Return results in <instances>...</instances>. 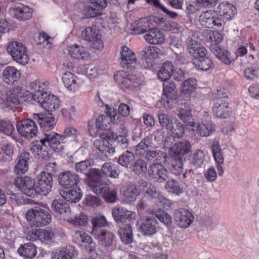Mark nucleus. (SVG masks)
<instances>
[{
    "label": "nucleus",
    "instance_id": "1",
    "mask_svg": "<svg viewBox=\"0 0 259 259\" xmlns=\"http://www.w3.org/2000/svg\"><path fill=\"white\" fill-rule=\"evenodd\" d=\"M8 53L13 59L20 64L26 65L29 62V57L26 47L19 41H11L7 47Z\"/></svg>",
    "mask_w": 259,
    "mask_h": 259
},
{
    "label": "nucleus",
    "instance_id": "2",
    "mask_svg": "<svg viewBox=\"0 0 259 259\" xmlns=\"http://www.w3.org/2000/svg\"><path fill=\"white\" fill-rule=\"evenodd\" d=\"M26 218L28 221H32L34 226L42 227L51 222V214L43 209H30L27 211Z\"/></svg>",
    "mask_w": 259,
    "mask_h": 259
},
{
    "label": "nucleus",
    "instance_id": "3",
    "mask_svg": "<svg viewBox=\"0 0 259 259\" xmlns=\"http://www.w3.org/2000/svg\"><path fill=\"white\" fill-rule=\"evenodd\" d=\"M34 101L39 104L48 112L53 111L59 107V101L57 97L54 95H50L48 92L44 95L37 92L34 95Z\"/></svg>",
    "mask_w": 259,
    "mask_h": 259
},
{
    "label": "nucleus",
    "instance_id": "4",
    "mask_svg": "<svg viewBox=\"0 0 259 259\" xmlns=\"http://www.w3.org/2000/svg\"><path fill=\"white\" fill-rule=\"evenodd\" d=\"M163 95L161 99V103L165 108H170L174 101L176 100L177 90L175 82L164 81L163 83Z\"/></svg>",
    "mask_w": 259,
    "mask_h": 259
},
{
    "label": "nucleus",
    "instance_id": "5",
    "mask_svg": "<svg viewBox=\"0 0 259 259\" xmlns=\"http://www.w3.org/2000/svg\"><path fill=\"white\" fill-rule=\"evenodd\" d=\"M36 196L38 195H46L51 190L53 185V177L48 173L41 172L35 180Z\"/></svg>",
    "mask_w": 259,
    "mask_h": 259
},
{
    "label": "nucleus",
    "instance_id": "6",
    "mask_svg": "<svg viewBox=\"0 0 259 259\" xmlns=\"http://www.w3.org/2000/svg\"><path fill=\"white\" fill-rule=\"evenodd\" d=\"M81 37L89 43L93 49L100 50L103 48L101 36L94 26L87 27L81 32Z\"/></svg>",
    "mask_w": 259,
    "mask_h": 259
},
{
    "label": "nucleus",
    "instance_id": "7",
    "mask_svg": "<svg viewBox=\"0 0 259 259\" xmlns=\"http://www.w3.org/2000/svg\"><path fill=\"white\" fill-rule=\"evenodd\" d=\"M14 184L27 196L32 198L36 197L35 180L31 177H17L15 180Z\"/></svg>",
    "mask_w": 259,
    "mask_h": 259
},
{
    "label": "nucleus",
    "instance_id": "8",
    "mask_svg": "<svg viewBox=\"0 0 259 259\" xmlns=\"http://www.w3.org/2000/svg\"><path fill=\"white\" fill-rule=\"evenodd\" d=\"M16 127L18 133L23 137L32 138L37 132L36 122L34 119H25L17 122Z\"/></svg>",
    "mask_w": 259,
    "mask_h": 259
},
{
    "label": "nucleus",
    "instance_id": "9",
    "mask_svg": "<svg viewBox=\"0 0 259 259\" xmlns=\"http://www.w3.org/2000/svg\"><path fill=\"white\" fill-rule=\"evenodd\" d=\"M148 175L152 179L159 183L165 182L168 179V172L161 163H152L148 168Z\"/></svg>",
    "mask_w": 259,
    "mask_h": 259
},
{
    "label": "nucleus",
    "instance_id": "10",
    "mask_svg": "<svg viewBox=\"0 0 259 259\" xmlns=\"http://www.w3.org/2000/svg\"><path fill=\"white\" fill-rule=\"evenodd\" d=\"M191 151V145L186 140H182L169 146V154L171 157L182 158L186 160L185 156Z\"/></svg>",
    "mask_w": 259,
    "mask_h": 259
},
{
    "label": "nucleus",
    "instance_id": "11",
    "mask_svg": "<svg viewBox=\"0 0 259 259\" xmlns=\"http://www.w3.org/2000/svg\"><path fill=\"white\" fill-rule=\"evenodd\" d=\"M44 135L42 141L47 143L51 149L55 152H59L63 149V144L65 142L62 135L54 132H46Z\"/></svg>",
    "mask_w": 259,
    "mask_h": 259
},
{
    "label": "nucleus",
    "instance_id": "12",
    "mask_svg": "<svg viewBox=\"0 0 259 259\" xmlns=\"http://www.w3.org/2000/svg\"><path fill=\"white\" fill-rule=\"evenodd\" d=\"M120 59L121 66L130 71L134 70L138 66L135 54L127 47H122Z\"/></svg>",
    "mask_w": 259,
    "mask_h": 259
},
{
    "label": "nucleus",
    "instance_id": "13",
    "mask_svg": "<svg viewBox=\"0 0 259 259\" xmlns=\"http://www.w3.org/2000/svg\"><path fill=\"white\" fill-rule=\"evenodd\" d=\"M22 88L17 87L10 90L6 94V101L3 108L6 110H14L16 105L20 104V98L22 96Z\"/></svg>",
    "mask_w": 259,
    "mask_h": 259
},
{
    "label": "nucleus",
    "instance_id": "14",
    "mask_svg": "<svg viewBox=\"0 0 259 259\" xmlns=\"http://www.w3.org/2000/svg\"><path fill=\"white\" fill-rule=\"evenodd\" d=\"M33 119L40 127L46 132H50L49 130L54 128L56 122L54 116L51 112L45 114H35Z\"/></svg>",
    "mask_w": 259,
    "mask_h": 259
},
{
    "label": "nucleus",
    "instance_id": "15",
    "mask_svg": "<svg viewBox=\"0 0 259 259\" xmlns=\"http://www.w3.org/2000/svg\"><path fill=\"white\" fill-rule=\"evenodd\" d=\"M173 216L177 225L183 228L188 227L194 220L192 213L188 210L182 208L176 210Z\"/></svg>",
    "mask_w": 259,
    "mask_h": 259
},
{
    "label": "nucleus",
    "instance_id": "16",
    "mask_svg": "<svg viewBox=\"0 0 259 259\" xmlns=\"http://www.w3.org/2000/svg\"><path fill=\"white\" fill-rule=\"evenodd\" d=\"M89 185L92 191L97 195L102 196L109 188L107 182L102 179L101 174L99 170V174L89 180Z\"/></svg>",
    "mask_w": 259,
    "mask_h": 259
},
{
    "label": "nucleus",
    "instance_id": "17",
    "mask_svg": "<svg viewBox=\"0 0 259 259\" xmlns=\"http://www.w3.org/2000/svg\"><path fill=\"white\" fill-rule=\"evenodd\" d=\"M139 230L144 236H152L158 231V223L153 217H146L140 221Z\"/></svg>",
    "mask_w": 259,
    "mask_h": 259
},
{
    "label": "nucleus",
    "instance_id": "18",
    "mask_svg": "<svg viewBox=\"0 0 259 259\" xmlns=\"http://www.w3.org/2000/svg\"><path fill=\"white\" fill-rule=\"evenodd\" d=\"M10 12L14 18L19 21H25L32 17L33 10L27 6L17 3L10 8Z\"/></svg>",
    "mask_w": 259,
    "mask_h": 259
},
{
    "label": "nucleus",
    "instance_id": "19",
    "mask_svg": "<svg viewBox=\"0 0 259 259\" xmlns=\"http://www.w3.org/2000/svg\"><path fill=\"white\" fill-rule=\"evenodd\" d=\"M80 178L74 172L66 171L61 172L58 177V182L60 186L65 189L72 188L77 186Z\"/></svg>",
    "mask_w": 259,
    "mask_h": 259
},
{
    "label": "nucleus",
    "instance_id": "20",
    "mask_svg": "<svg viewBox=\"0 0 259 259\" xmlns=\"http://www.w3.org/2000/svg\"><path fill=\"white\" fill-rule=\"evenodd\" d=\"M93 163L94 161L92 159L81 161L75 164L74 168L77 172L84 174L86 178L89 180L91 178L99 174V170L91 168Z\"/></svg>",
    "mask_w": 259,
    "mask_h": 259
},
{
    "label": "nucleus",
    "instance_id": "21",
    "mask_svg": "<svg viewBox=\"0 0 259 259\" xmlns=\"http://www.w3.org/2000/svg\"><path fill=\"white\" fill-rule=\"evenodd\" d=\"M51 208L56 217H64L70 212L69 204L64 198L56 199L52 203Z\"/></svg>",
    "mask_w": 259,
    "mask_h": 259
},
{
    "label": "nucleus",
    "instance_id": "22",
    "mask_svg": "<svg viewBox=\"0 0 259 259\" xmlns=\"http://www.w3.org/2000/svg\"><path fill=\"white\" fill-rule=\"evenodd\" d=\"M115 81L122 89H131L134 87L135 76L123 71H118L114 75Z\"/></svg>",
    "mask_w": 259,
    "mask_h": 259
},
{
    "label": "nucleus",
    "instance_id": "23",
    "mask_svg": "<svg viewBox=\"0 0 259 259\" xmlns=\"http://www.w3.org/2000/svg\"><path fill=\"white\" fill-rule=\"evenodd\" d=\"M213 114L219 118H227L231 113L227 100L223 99L216 101L212 108Z\"/></svg>",
    "mask_w": 259,
    "mask_h": 259
},
{
    "label": "nucleus",
    "instance_id": "24",
    "mask_svg": "<svg viewBox=\"0 0 259 259\" xmlns=\"http://www.w3.org/2000/svg\"><path fill=\"white\" fill-rule=\"evenodd\" d=\"M30 149L32 153L38 156V158L47 160L50 157V154L48 145L42 141V139L39 141L32 142L30 145Z\"/></svg>",
    "mask_w": 259,
    "mask_h": 259
},
{
    "label": "nucleus",
    "instance_id": "25",
    "mask_svg": "<svg viewBox=\"0 0 259 259\" xmlns=\"http://www.w3.org/2000/svg\"><path fill=\"white\" fill-rule=\"evenodd\" d=\"M100 138L101 139H96L94 141V148L106 156L113 154L115 152V148L113 144L109 141L110 139L108 138Z\"/></svg>",
    "mask_w": 259,
    "mask_h": 259
},
{
    "label": "nucleus",
    "instance_id": "26",
    "mask_svg": "<svg viewBox=\"0 0 259 259\" xmlns=\"http://www.w3.org/2000/svg\"><path fill=\"white\" fill-rule=\"evenodd\" d=\"M211 52L219 58L223 63L229 65L232 61L235 60L234 55H231L227 50L222 49L220 46L212 45L210 47Z\"/></svg>",
    "mask_w": 259,
    "mask_h": 259
},
{
    "label": "nucleus",
    "instance_id": "27",
    "mask_svg": "<svg viewBox=\"0 0 259 259\" xmlns=\"http://www.w3.org/2000/svg\"><path fill=\"white\" fill-rule=\"evenodd\" d=\"M191 127L193 131H196L197 134L201 137L209 136L215 132V125L211 122L204 124L195 122L192 123Z\"/></svg>",
    "mask_w": 259,
    "mask_h": 259
},
{
    "label": "nucleus",
    "instance_id": "28",
    "mask_svg": "<svg viewBox=\"0 0 259 259\" xmlns=\"http://www.w3.org/2000/svg\"><path fill=\"white\" fill-rule=\"evenodd\" d=\"M62 80L65 87L69 91H75L79 87V79L70 71L63 73Z\"/></svg>",
    "mask_w": 259,
    "mask_h": 259
},
{
    "label": "nucleus",
    "instance_id": "29",
    "mask_svg": "<svg viewBox=\"0 0 259 259\" xmlns=\"http://www.w3.org/2000/svg\"><path fill=\"white\" fill-rule=\"evenodd\" d=\"M112 216L117 223H124L132 218L133 213L121 206H116L112 210Z\"/></svg>",
    "mask_w": 259,
    "mask_h": 259
},
{
    "label": "nucleus",
    "instance_id": "30",
    "mask_svg": "<svg viewBox=\"0 0 259 259\" xmlns=\"http://www.w3.org/2000/svg\"><path fill=\"white\" fill-rule=\"evenodd\" d=\"M98 240L100 245L104 247L112 246L114 235L109 231L100 229L99 232L93 234Z\"/></svg>",
    "mask_w": 259,
    "mask_h": 259
},
{
    "label": "nucleus",
    "instance_id": "31",
    "mask_svg": "<svg viewBox=\"0 0 259 259\" xmlns=\"http://www.w3.org/2000/svg\"><path fill=\"white\" fill-rule=\"evenodd\" d=\"M61 195L67 201L71 202H78L82 197L81 190L77 185L65 189L62 191Z\"/></svg>",
    "mask_w": 259,
    "mask_h": 259
},
{
    "label": "nucleus",
    "instance_id": "32",
    "mask_svg": "<svg viewBox=\"0 0 259 259\" xmlns=\"http://www.w3.org/2000/svg\"><path fill=\"white\" fill-rule=\"evenodd\" d=\"M188 50L189 54L193 56L195 59L206 55L207 51L206 49L198 41L191 39L189 41Z\"/></svg>",
    "mask_w": 259,
    "mask_h": 259
},
{
    "label": "nucleus",
    "instance_id": "33",
    "mask_svg": "<svg viewBox=\"0 0 259 259\" xmlns=\"http://www.w3.org/2000/svg\"><path fill=\"white\" fill-rule=\"evenodd\" d=\"M144 157L147 161H153V163H160L165 162L167 161L166 154L164 152L158 149H150L146 153Z\"/></svg>",
    "mask_w": 259,
    "mask_h": 259
},
{
    "label": "nucleus",
    "instance_id": "34",
    "mask_svg": "<svg viewBox=\"0 0 259 259\" xmlns=\"http://www.w3.org/2000/svg\"><path fill=\"white\" fill-rule=\"evenodd\" d=\"M144 37L147 41L153 45L161 44L164 41V35L160 30L156 28L149 30Z\"/></svg>",
    "mask_w": 259,
    "mask_h": 259
},
{
    "label": "nucleus",
    "instance_id": "35",
    "mask_svg": "<svg viewBox=\"0 0 259 259\" xmlns=\"http://www.w3.org/2000/svg\"><path fill=\"white\" fill-rule=\"evenodd\" d=\"M4 81L8 84L13 83L20 77V72L15 67L7 66L3 71Z\"/></svg>",
    "mask_w": 259,
    "mask_h": 259
},
{
    "label": "nucleus",
    "instance_id": "36",
    "mask_svg": "<svg viewBox=\"0 0 259 259\" xmlns=\"http://www.w3.org/2000/svg\"><path fill=\"white\" fill-rule=\"evenodd\" d=\"M68 52L71 57L77 59L85 60L90 57L87 49L78 45L70 46Z\"/></svg>",
    "mask_w": 259,
    "mask_h": 259
},
{
    "label": "nucleus",
    "instance_id": "37",
    "mask_svg": "<svg viewBox=\"0 0 259 259\" xmlns=\"http://www.w3.org/2000/svg\"><path fill=\"white\" fill-rule=\"evenodd\" d=\"M139 184L145 197L151 199L158 196L157 188L154 185L143 180L139 181Z\"/></svg>",
    "mask_w": 259,
    "mask_h": 259
},
{
    "label": "nucleus",
    "instance_id": "38",
    "mask_svg": "<svg viewBox=\"0 0 259 259\" xmlns=\"http://www.w3.org/2000/svg\"><path fill=\"white\" fill-rule=\"evenodd\" d=\"M30 160V154L27 152L22 153L18 158V162L15 166V171L18 174H23L28 169V163Z\"/></svg>",
    "mask_w": 259,
    "mask_h": 259
},
{
    "label": "nucleus",
    "instance_id": "39",
    "mask_svg": "<svg viewBox=\"0 0 259 259\" xmlns=\"http://www.w3.org/2000/svg\"><path fill=\"white\" fill-rule=\"evenodd\" d=\"M218 12L221 16L227 19H230L236 13V9L228 2H222L218 7Z\"/></svg>",
    "mask_w": 259,
    "mask_h": 259
},
{
    "label": "nucleus",
    "instance_id": "40",
    "mask_svg": "<svg viewBox=\"0 0 259 259\" xmlns=\"http://www.w3.org/2000/svg\"><path fill=\"white\" fill-rule=\"evenodd\" d=\"M192 108L187 104H185L180 108L178 116L186 124V125H192L194 122L192 120Z\"/></svg>",
    "mask_w": 259,
    "mask_h": 259
},
{
    "label": "nucleus",
    "instance_id": "41",
    "mask_svg": "<svg viewBox=\"0 0 259 259\" xmlns=\"http://www.w3.org/2000/svg\"><path fill=\"white\" fill-rule=\"evenodd\" d=\"M151 23L146 18H142L138 20L133 25L132 30L135 34H140L150 30Z\"/></svg>",
    "mask_w": 259,
    "mask_h": 259
},
{
    "label": "nucleus",
    "instance_id": "42",
    "mask_svg": "<svg viewBox=\"0 0 259 259\" xmlns=\"http://www.w3.org/2000/svg\"><path fill=\"white\" fill-rule=\"evenodd\" d=\"M18 252L25 258H32L37 254L36 246L31 242L25 243L19 247Z\"/></svg>",
    "mask_w": 259,
    "mask_h": 259
},
{
    "label": "nucleus",
    "instance_id": "43",
    "mask_svg": "<svg viewBox=\"0 0 259 259\" xmlns=\"http://www.w3.org/2000/svg\"><path fill=\"white\" fill-rule=\"evenodd\" d=\"M193 64L197 69L202 71H207L213 68L211 59L206 55L195 59Z\"/></svg>",
    "mask_w": 259,
    "mask_h": 259
},
{
    "label": "nucleus",
    "instance_id": "44",
    "mask_svg": "<svg viewBox=\"0 0 259 259\" xmlns=\"http://www.w3.org/2000/svg\"><path fill=\"white\" fill-rule=\"evenodd\" d=\"M96 125L98 130L104 131L101 133L106 134L108 132H112L111 131V119H110L108 114L99 116L96 120Z\"/></svg>",
    "mask_w": 259,
    "mask_h": 259
},
{
    "label": "nucleus",
    "instance_id": "45",
    "mask_svg": "<svg viewBox=\"0 0 259 259\" xmlns=\"http://www.w3.org/2000/svg\"><path fill=\"white\" fill-rule=\"evenodd\" d=\"M121 241L124 244H130L133 241V229L130 225L126 224L121 227L118 231Z\"/></svg>",
    "mask_w": 259,
    "mask_h": 259
},
{
    "label": "nucleus",
    "instance_id": "46",
    "mask_svg": "<svg viewBox=\"0 0 259 259\" xmlns=\"http://www.w3.org/2000/svg\"><path fill=\"white\" fill-rule=\"evenodd\" d=\"M174 71V66L171 62L166 61L162 64L157 75L158 78L161 81L168 80L172 75Z\"/></svg>",
    "mask_w": 259,
    "mask_h": 259
},
{
    "label": "nucleus",
    "instance_id": "47",
    "mask_svg": "<svg viewBox=\"0 0 259 259\" xmlns=\"http://www.w3.org/2000/svg\"><path fill=\"white\" fill-rule=\"evenodd\" d=\"M152 142V138L150 137H146L142 139V140L135 146V152L137 155L144 157L146 153L150 149L148 148L151 147Z\"/></svg>",
    "mask_w": 259,
    "mask_h": 259
},
{
    "label": "nucleus",
    "instance_id": "48",
    "mask_svg": "<svg viewBox=\"0 0 259 259\" xmlns=\"http://www.w3.org/2000/svg\"><path fill=\"white\" fill-rule=\"evenodd\" d=\"M147 162L143 159L139 158L131 163L130 169L135 174L139 176L148 171Z\"/></svg>",
    "mask_w": 259,
    "mask_h": 259
},
{
    "label": "nucleus",
    "instance_id": "49",
    "mask_svg": "<svg viewBox=\"0 0 259 259\" xmlns=\"http://www.w3.org/2000/svg\"><path fill=\"white\" fill-rule=\"evenodd\" d=\"M101 170L104 175L112 178H118L120 174L118 166L111 162L105 163L102 165Z\"/></svg>",
    "mask_w": 259,
    "mask_h": 259
},
{
    "label": "nucleus",
    "instance_id": "50",
    "mask_svg": "<svg viewBox=\"0 0 259 259\" xmlns=\"http://www.w3.org/2000/svg\"><path fill=\"white\" fill-rule=\"evenodd\" d=\"M140 190L136 185H128L124 191L123 196L124 200L127 203H131L136 200L137 197L140 194Z\"/></svg>",
    "mask_w": 259,
    "mask_h": 259
},
{
    "label": "nucleus",
    "instance_id": "51",
    "mask_svg": "<svg viewBox=\"0 0 259 259\" xmlns=\"http://www.w3.org/2000/svg\"><path fill=\"white\" fill-rule=\"evenodd\" d=\"M211 152L213 158L217 164H223L224 156L223 155V150L221 147L219 141H215L212 143Z\"/></svg>",
    "mask_w": 259,
    "mask_h": 259
},
{
    "label": "nucleus",
    "instance_id": "52",
    "mask_svg": "<svg viewBox=\"0 0 259 259\" xmlns=\"http://www.w3.org/2000/svg\"><path fill=\"white\" fill-rule=\"evenodd\" d=\"M48 82L42 81L40 80H36L30 83V88L33 92L31 93L32 98L34 100V95L37 92H40L42 95L47 94L46 90L48 86Z\"/></svg>",
    "mask_w": 259,
    "mask_h": 259
},
{
    "label": "nucleus",
    "instance_id": "53",
    "mask_svg": "<svg viewBox=\"0 0 259 259\" xmlns=\"http://www.w3.org/2000/svg\"><path fill=\"white\" fill-rule=\"evenodd\" d=\"M73 240L77 244L87 247L91 240V237L83 231L78 230L74 232Z\"/></svg>",
    "mask_w": 259,
    "mask_h": 259
},
{
    "label": "nucleus",
    "instance_id": "54",
    "mask_svg": "<svg viewBox=\"0 0 259 259\" xmlns=\"http://www.w3.org/2000/svg\"><path fill=\"white\" fill-rule=\"evenodd\" d=\"M166 181L164 189L167 192L177 195H179L183 193V188L180 186L178 181L172 179L170 180L168 179Z\"/></svg>",
    "mask_w": 259,
    "mask_h": 259
},
{
    "label": "nucleus",
    "instance_id": "55",
    "mask_svg": "<svg viewBox=\"0 0 259 259\" xmlns=\"http://www.w3.org/2000/svg\"><path fill=\"white\" fill-rule=\"evenodd\" d=\"M100 137L108 138L110 140H116L117 142L120 144L122 148L127 147L128 142L126 138L122 135L117 136L116 134L114 132H108L106 134L100 133Z\"/></svg>",
    "mask_w": 259,
    "mask_h": 259
},
{
    "label": "nucleus",
    "instance_id": "56",
    "mask_svg": "<svg viewBox=\"0 0 259 259\" xmlns=\"http://www.w3.org/2000/svg\"><path fill=\"white\" fill-rule=\"evenodd\" d=\"M159 123L162 127H165L168 131L173 129V124L176 122V119L165 113L158 115Z\"/></svg>",
    "mask_w": 259,
    "mask_h": 259
},
{
    "label": "nucleus",
    "instance_id": "57",
    "mask_svg": "<svg viewBox=\"0 0 259 259\" xmlns=\"http://www.w3.org/2000/svg\"><path fill=\"white\" fill-rule=\"evenodd\" d=\"M75 253L74 247L69 245L62 248L59 252H56L55 257L56 259H72Z\"/></svg>",
    "mask_w": 259,
    "mask_h": 259
},
{
    "label": "nucleus",
    "instance_id": "58",
    "mask_svg": "<svg viewBox=\"0 0 259 259\" xmlns=\"http://www.w3.org/2000/svg\"><path fill=\"white\" fill-rule=\"evenodd\" d=\"M134 158L135 155L134 153L127 150L119 155L117 162L122 166L130 168L131 162L134 161Z\"/></svg>",
    "mask_w": 259,
    "mask_h": 259
},
{
    "label": "nucleus",
    "instance_id": "59",
    "mask_svg": "<svg viewBox=\"0 0 259 259\" xmlns=\"http://www.w3.org/2000/svg\"><path fill=\"white\" fill-rule=\"evenodd\" d=\"M185 159L182 158L171 157V172L176 176H179L183 172V161Z\"/></svg>",
    "mask_w": 259,
    "mask_h": 259
},
{
    "label": "nucleus",
    "instance_id": "60",
    "mask_svg": "<svg viewBox=\"0 0 259 259\" xmlns=\"http://www.w3.org/2000/svg\"><path fill=\"white\" fill-rule=\"evenodd\" d=\"M160 50L157 47L149 46L144 49L142 57L146 60H151L158 57Z\"/></svg>",
    "mask_w": 259,
    "mask_h": 259
},
{
    "label": "nucleus",
    "instance_id": "61",
    "mask_svg": "<svg viewBox=\"0 0 259 259\" xmlns=\"http://www.w3.org/2000/svg\"><path fill=\"white\" fill-rule=\"evenodd\" d=\"M13 153V146L10 143L0 144V155L6 154V156L3 155L2 159L4 161H9L12 159Z\"/></svg>",
    "mask_w": 259,
    "mask_h": 259
},
{
    "label": "nucleus",
    "instance_id": "62",
    "mask_svg": "<svg viewBox=\"0 0 259 259\" xmlns=\"http://www.w3.org/2000/svg\"><path fill=\"white\" fill-rule=\"evenodd\" d=\"M39 240L41 243L47 244L53 242L54 233L50 229H39Z\"/></svg>",
    "mask_w": 259,
    "mask_h": 259
},
{
    "label": "nucleus",
    "instance_id": "63",
    "mask_svg": "<svg viewBox=\"0 0 259 259\" xmlns=\"http://www.w3.org/2000/svg\"><path fill=\"white\" fill-rule=\"evenodd\" d=\"M155 217L164 225L167 226H170L172 223V219L170 215L161 209H159L154 213Z\"/></svg>",
    "mask_w": 259,
    "mask_h": 259
},
{
    "label": "nucleus",
    "instance_id": "64",
    "mask_svg": "<svg viewBox=\"0 0 259 259\" xmlns=\"http://www.w3.org/2000/svg\"><path fill=\"white\" fill-rule=\"evenodd\" d=\"M204 159L205 155L203 151L198 149L193 154L191 162L196 167H200L203 164Z\"/></svg>",
    "mask_w": 259,
    "mask_h": 259
}]
</instances>
